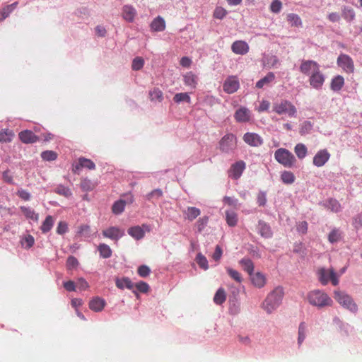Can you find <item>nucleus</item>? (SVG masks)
<instances>
[{
    "instance_id": "obj_20",
    "label": "nucleus",
    "mask_w": 362,
    "mask_h": 362,
    "mask_svg": "<svg viewBox=\"0 0 362 362\" xmlns=\"http://www.w3.org/2000/svg\"><path fill=\"white\" fill-rule=\"evenodd\" d=\"M106 305L105 300L98 296L94 297L89 302V308L94 312H100Z\"/></svg>"
},
{
    "instance_id": "obj_9",
    "label": "nucleus",
    "mask_w": 362,
    "mask_h": 362,
    "mask_svg": "<svg viewBox=\"0 0 362 362\" xmlns=\"http://www.w3.org/2000/svg\"><path fill=\"white\" fill-rule=\"evenodd\" d=\"M102 234L105 238H110L115 241H118L119 239L124 235L125 232L122 228L117 226H111L103 230Z\"/></svg>"
},
{
    "instance_id": "obj_51",
    "label": "nucleus",
    "mask_w": 362,
    "mask_h": 362,
    "mask_svg": "<svg viewBox=\"0 0 362 362\" xmlns=\"http://www.w3.org/2000/svg\"><path fill=\"white\" fill-rule=\"evenodd\" d=\"M287 21L291 24V26L298 27L302 24L300 17L295 13L288 14Z\"/></svg>"
},
{
    "instance_id": "obj_19",
    "label": "nucleus",
    "mask_w": 362,
    "mask_h": 362,
    "mask_svg": "<svg viewBox=\"0 0 362 362\" xmlns=\"http://www.w3.org/2000/svg\"><path fill=\"white\" fill-rule=\"evenodd\" d=\"M252 284L257 288H261L264 286L267 282L265 275L259 272L252 273L250 275Z\"/></svg>"
},
{
    "instance_id": "obj_23",
    "label": "nucleus",
    "mask_w": 362,
    "mask_h": 362,
    "mask_svg": "<svg viewBox=\"0 0 362 362\" xmlns=\"http://www.w3.org/2000/svg\"><path fill=\"white\" fill-rule=\"evenodd\" d=\"M136 15V9L130 5H125L122 8V17L128 22H133Z\"/></svg>"
},
{
    "instance_id": "obj_57",
    "label": "nucleus",
    "mask_w": 362,
    "mask_h": 362,
    "mask_svg": "<svg viewBox=\"0 0 362 362\" xmlns=\"http://www.w3.org/2000/svg\"><path fill=\"white\" fill-rule=\"evenodd\" d=\"M151 100L161 101L163 100V93L159 88H154L149 93Z\"/></svg>"
},
{
    "instance_id": "obj_44",
    "label": "nucleus",
    "mask_w": 362,
    "mask_h": 362,
    "mask_svg": "<svg viewBox=\"0 0 362 362\" xmlns=\"http://www.w3.org/2000/svg\"><path fill=\"white\" fill-rule=\"evenodd\" d=\"M226 299L225 291L223 288H219L216 291L214 297V302L217 305H221Z\"/></svg>"
},
{
    "instance_id": "obj_29",
    "label": "nucleus",
    "mask_w": 362,
    "mask_h": 362,
    "mask_svg": "<svg viewBox=\"0 0 362 362\" xmlns=\"http://www.w3.org/2000/svg\"><path fill=\"white\" fill-rule=\"evenodd\" d=\"M20 209L27 218L36 222L38 221L39 214L35 213L32 208L23 206L20 207Z\"/></svg>"
},
{
    "instance_id": "obj_8",
    "label": "nucleus",
    "mask_w": 362,
    "mask_h": 362,
    "mask_svg": "<svg viewBox=\"0 0 362 362\" xmlns=\"http://www.w3.org/2000/svg\"><path fill=\"white\" fill-rule=\"evenodd\" d=\"M240 87V82L237 76H230L226 78L223 84V89L228 94H232L236 92Z\"/></svg>"
},
{
    "instance_id": "obj_27",
    "label": "nucleus",
    "mask_w": 362,
    "mask_h": 362,
    "mask_svg": "<svg viewBox=\"0 0 362 362\" xmlns=\"http://www.w3.org/2000/svg\"><path fill=\"white\" fill-rule=\"evenodd\" d=\"M151 28L153 31H156V32L163 31L165 28V22L164 19L160 16L156 17L151 22Z\"/></svg>"
},
{
    "instance_id": "obj_53",
    "label": "nucleus",
    "mask_w": 362,
    "mask_h": 362,
    "mask_svg": "<svg viewBox=\"0 0 362 362\" xmlns=\"http://www.w3.org/2000/svg\"><path fill=\"white\" fill-rule=\"evenodd\" d=\"M313 129V124L310 121H304L300 124L299 132L301 135H305L310 133Z\"/></svg>"
},
{
    "instance_id": "obj_2",
    "label": "nucleus",
    "mask_w": 362,
    "mask_h": 362,
    "mask_svg": "<svg viewBox=\"0 0 362 362\" xmlns=\"http://www.w3.org/2000/svg\"><path fill=\"white\" fill-rule=\"evenodd\" d=\"M307 299L310 305L318 308L331 306L333 303L332 298L325 292L318 289L310 291Z\"/></svg>"
},
{
    "instance_id": "obj_34",
    "label": "nucleus",
    "mask_w": 362,
    "mask_h": 362,
    "mask_svg": "<svg viewBox=\"0 0 362 362\" xmlns=\"http://www.w3.org/2000/svg\"><path fill=\"white\" fill-rule=\"evenodd\" d=\"M54 220L53 217L50 215L47 216L40 226V230H42V233H47L50 231L54 226Z\"/></svg>"
},
{
    "instance_id": "obj_6",
    "label": "nucleus",
    "mask_w": 362,
    "mask_h": 362,
    "mask_svg": "<svg viewBox=\"0 0 362 362\" xmlns=\"http://www.w3.org/2000/svg\"><path fill=\"white\" fill-rule=\"evenodd\" d=\"M237 146V139L234 134H227L219 141V148L225 153L233 152Z\"/></svg>"
},
{
    "instance_id": "obj_10",
    "label": "nucleus",
    "mask_w": 362,
    "mask_h": 362,
    "mask_svg": "<svg viewBox=\"0 0 362 362\" xmlns=\"http://www.w3.org/2000/svg\"><path fill=\"white\" fill-rule=\"evenodd\" d=\"M325 81V76L322 73L320 69L309 76L310 86L316 90L322 89Z\"/></svg>"
},
{
    "instance_id": "obj_18",
    "label": "nucleus",
    "mask_w": 362,
    "mask_h": 362,
    "mask_svg": "<svg viewBox=\"0 0 362 362\" xmlns=\"http://www.w3.org/2000/svg\"><path fill=\"white\" fill-rule=\"evenodd\" d=\"M231 49L237 54L243 55L248 52L249 45L245 41L237 40L232 44Z\"/></svg>"
},
{
    "instance_id": "obj_3",
    "label": "nucleus",
    "mask_w": 362,
    "mask_h": 362,
    "mask_svg": "<svg viewBox=\"0 0 362 362\" xmlns=\"http://www.w3.org/2000/svg\"><path fill=\"white\" fill-rule=\"evenodd\" d=\"M274 158L279 163L286 168H292L296 162L292 153L284 148H279L275 151Z\"/></svg>"
},
{
    "instance_id": "obj_11",
    "label": "nucleus",
    "mask_w": 362,
    "mask_h": 362,
    "mask_svg": "<svg viewBox=\"0 0 362 362\" xmlns=\"http://www.w3.org/2000/svg\"><path fill=\"white\" fill-rule=\"evenodd\" d=\"M337 64L347 73H352L354 70V62L347 54H340L337 58Z\"/></svg>"
},
{
    "instance_id": "obj_26",
    "label": "nucleus",
    "mask_w": 362,
    "mask_h": 362,
    "mask_svg": "<svg viewBox=\"0 0 362 362\" xmlns=\"http://www.w3.org/2000/svg\"><path fill=\"white\" fill-rule=\"evenodd\" d=\"M275 80V74L273 72H269L264 77L256 83L257 88H262L265 86H269Z\"/></svg>"
},
{
    "instance_id": "obj_43",
    "label": "nucleus",
    "mask_w": 362,
    "mask_h": 362,
    "mask_svg": "<svg viewBox=\"0 0 362 362\" xmlns=\"http://www.w3.org/2000/svg\"><path fill=\"white\" fill-rule=\"evenodd\" d=\"M21 243L24 248L29 249L33 246L35 238L33 235L27 234L21 238Z\"/></svg>"
},
{
    "instance_id": "obj_50",
    "label": "nucleus",
    "mask_w": 362,
    "mask_h": 362,
    "mask_svg": "<svg viewBox=\"0 0 362 362\" xmlns=\"http://www.w3.org/2000/svg\"><path fill=\"white\" fill-rule=\"evenodd\" d=\"M124 207L125 202L123 200H119L114 203L112 210L115 214H120L124 211Z\"/></svg>"
},
{
    "instance_id": "obj_28",
    "label": "nucleus",
    "mask_w": 362,
    "mask_h": 362,
    "mask_svg": "<svg viewBox=\"0 0 362 362\" xmlns=\"http://www.w3.org/2000/svg\"><path fill=\"white\" fill-rule=\"evenodd\" d=\"M128 234L136 240H141L144 237L145 232L141 226H136L128 229Z\"/></svg>"
},
{
    "instance_id": "obj_58",
    "label": "nucleus",
    "mask_w": 362,
    "mask_h": 362,
    "mask_svg": "<svg viewBox=\"0 0 362 362\" xmlns=\"http://www.w3.org/2000/svg\"><path fill=\"white\" fill-rule=\"evenodd\" d=\"M267 193L259 191L257 196V203L259 206H264L267 204Z\"/></svg>"
},
{
    "instance_id": "obj_61",
    "label": "nucleus",
    "mask_w": 362,
    "mask_h": 362,
    "mask_svg": "<svg viewBox=\"0 0 362 362\" xmlns=\"http://www.w3.org/2000/svg\"><path fill=\"white\" fill-rule=\"evenodd\" d=\"M227 14V11L222 7H217L214 10V17L217 19H223Z\"/></svg>"
},
{
    "instance_id": "obj_22",
    "label": "nucleus",
    "mask_w": 362,
    "mask_h": 362,
    "mask_svg": "<svg viewBox=\"0 0 362 362\" xmlns=\"http://www.w3.org/2000/svg\"><path fill=\"white\" fill-rule=\"evenodd\" d=\"M19 138L23 143L33 144L37 141L38 137L30 130H24L19 133Z\"/></svg>"
},
{
    "instance_id": "obj_31",
    "label": "nucleus",
    "mask_w": 362,
    "mask_h": 362,
    "mask_svg": "<svg viewBox=\"0 0 362 362\" xmlns=\"http://www.w3.org/2000/svg\"><path fill=\"white\" fill-rule=\"evenodd\" d=\"M308 332V327L305 322H301L298 326V344L300 346L304 341Z\"/></svg>"
},
{
    "instance_id": "obj_60",
    "label": "nucleus",
    "mask_w": 362,
    "mask_h": 362,
    "mask_svg": "<svg viewBox=\"0 0 362 362\" xmlns=\"http://www.w3.org/2000/svg\"><path fill=\"white\" fill-rule=\"evenodd\" d=\"M282 4L279 0H274L270 5V10L274 13H278L281 11Z\"/></svg>"
},
{
    "instance_id": "obj_17",
    "label": "nucleus",
    "mask_w": 362,
    "mask_h": 362,
    "mask_svg": "<svg viewBox=\"0 0 362 362\" xmlns=\"http://www.w3.org/2000/svg\"><path fill=\"white\" fill-rule=\"evenodd\" d=\"M183 82L184 84L189 87L190 89H195L199 82V78L197 75L194 74L192 71L187 72L183 74Z\"/></svg>"
},
{
    "instance_id": "obj_1",
    "label": "nucleus",
    "mask_w": 362,
    "mask_h": 362,
    "mask_svg": "<svg viewBox=\"0 0 362 362\" xmlns=\"http://www.w3.org/2000/svg\"><path fill=\"white\" fill-rule=\"evenodd\" d=\"M284 296V289L282 286H276L265 298L262 304L263 309L271 314L276 310L282 303Z\"/></svg>"
},
{
    "instance_id": "obj_56",
    "label": "nucleus",
    "mask_w": 362,
    "mask_h": 362,
    "mask_svg": "<svg viewBox=\"0 0 362 362\" xmlns=\"http://www.w3.org/2000/svg\"><path fill=\"white\" fill-rule=\"evenodd\" d=\"M144 64V60L140 57H135L133 59L132 68L134 71H139L141 69Z\"/></svg>"
},
{
    "instance_id": "obj_59",
    "label": "nucleus",
    "mask_w": 362,
    "mask_h": 362,
    "mask_svg": "<svg viewBox=\"0 0 362 362\" xmlns=\"http://www.w3.org/2000/svg\"><path fill=\"white\" fill-rule=\"evenodd\" d=\"M68 231V224L65 221L58 223L56 232L59 235H64Z\"/></svg>"
},
{
    "instance_id": "obj_47",
    "label": "nucleus",
    "mask_w": 362,
    "mask_h": 362,
    "mask_svg": "<svg viewBox=\"0 0 362 362\" xmlns=\"http://www.w3.org/2000/svg\"><path fill=\"white\" fill-rule=\"evenodd\" d=\"M342 17L348 22H351L354 19L355 13L351 8L344 6L342 8Z\"/></svg>"
},
{
    "instance_id": "obj_39",
    "label": "nucleus",
    "mask_w": 362,
    "mask_h": 362,
    "mask_svg": "<svg viewBox=\"0 0 362 362\" xmlns=\"http://www.w3.org/2000/svg\"><path fill=\"white\" fill-rule=\"evenodd\" d=\"M319 281L322 285H326L330 279V269L322 268L318 271Z\"/></svg>"
},
{
    "instance_id": "obj_32",
    "label": "nucleus",
    "mask_w": 362,
    "mask_h": 362,
    "mask_svg": "<svg viewBox=\"0 0 362 362\" xmlns=\"http://www.w3.org/2000/svg\"><path fill=\"white\" fill-rule=\"evenodd\" d=\"M323 206L333 212H338L341 210V205L335 199L327 200L323 203Z\"/></svg>"
},
{
    "instance_id": "obj_14",
    "label": "nucleus",
    "mask_w": 362,
    "mask_h": 362,
    "mask_svg": "<svg viewBox=\"0 0 362 362\" xmlns=\"http://www.w3.org/2000/svg\"><path fill=\"white\" fill-rule=\"evenodd\" d=\"M251 115V112L248 108L240 107L235 111L234 118L238 122L245 123L250 120Z\"/></svg>"
},
{
    "instance_id": "obj_25",
    "label": "nucleus",
    "mask_w": 362,
    "mask_h": 362,
    "mask_svg": "<svg viewBox=\"0 0 362 362\" xmlns=\"http://www.w3.org/2000/svg\"><path fill=\"white\" fill-rule=\"evenodd\" d=\"M239 264L242 266L243 270L249 275H252L254 272L255 265L252 261L248 257H244L239 261Z\"/></svg>"
},
{
    "instance_id": "obj_7",
    "label": "nucleus",
    "mask_w": 362,
    "mask_h": 362,
    "mask_svg": "<svg viewBox=\"0 0 362 362\" xmlns=\"http://www.w3.org/2000/svg\"><path fill=\"white\" fill-rule=\"evenodd\" d=\"M320 69V64L314 60H302L299 66L300 71L310 76Z\"/></svg>"
},
{
    "instance_id": "obj_37",
    "label": "nucleus",
    "mask_w": 362,
    "mask_h": 362,
    "mask_svg": "<svg viewBox=\"0 0 362 362\" xmlns=\"http://www.w3.org/2000/svg\"><path fill=\"white\" fill-rule=\"evenodd\" d=\"M294 152L299 159H303L307 156L308 148L305 144L299 143L296 145Z\"/></svg>"
},
{
    "instance_id": "obj_42",
    "label": "nucleus",
    "mask_w": 362,
    "mask_h": 362,
    "mask_svg": "<svg viewBox=\"0 0 362 362\" xmlns=\"http://www.w3.org/2000/svg\"><path fill=\"white\" fill-rule=\"evenodd\" d=\"M195 261L201 269L205 271L209 269L208 260L206 257L201 252H199L197 255Z\"/></svg>"
},
{
    "instance_id": "obj_63",
    "label": "nucleus",
    "mask_w": 362,
    "mask_h": 362,
    "mask_svg": "<svg viewBox=\"0 0 362 362\" xmlns=\"http://www.w3.org/2000/svg\"><path fill=\"white\" fill-rule=\"evenodd\" d=\"M134 287H136L139 291L144 293H147L149 290L148 284L144 281H139L136 283L134 284Z\"/></svg>"
},
{
    "instance_id": "obj_5",
    "label": "nucleus",
    "mask_w": 362,
    "mask_h": 362,
    "mask_svg": "<svg viewBox=\"0 0 362 362\" xmlns=\"http://www.w3.org/2000/svg\"><path fill=\"white\" fill-rule=\"evenodd\" d=\"M273 110L279 115L286 114L289 117H295L297 112L296 107L290 101L286 100L274 103Z\"/></svg>"
},
{
    "instance_id": "obj_16",
    "label": "nucleus",
    "mask_w": 362,
    "mask_h": 362,
    "mask_svg": "<svg viewBox=\"0 0 362 362\" xmlns=\"http://www.w3.org/2000/svg\"><path fill=\"white\" fill-rule=\"evenodd\" d=\"M257 233L264 238H271L273 233L270 226L264 221L259 220L257 226Z\"/></svg>"
},
{
    "instance_id": "obj_48",
    "label": "nucleus",
    "mask_w": 362,
    "mask_h": 362,
    "mask_svg": "<svg viewBox=\"0 0 362 362\" xmlns=\"http://www.w3.org/2000/svg\"><path fill=\"white\" fill-rule=\"evenodd\" d=\"M13 133L12 131L8 129H4L0 132V142L7 143L11 141Z\"/></svg>"
},
{
    "instance_id": "obj_40",
    "label": "nucleus",
    "mask_w": 362,
    "mask_h": 362,
    "mask_svg": "<svg viewBox=\"0 0 362 362\" xmlns=\"http://www.w3.org/2000/svg\"><path fill=\"white\" fill-rule=\"evenodd\" d=\"M173 100L175 103H180L182 102L188 104L191 103V98L188 93H176L173 97Z\"/></svg>"
},
{
    "instance_id": "obj_15",
    "label": "nucleus",
    "mask_w": 362,
    "mask_h": 362,
    "mask_svg": "<svg viewBox=\"0 0 362 362\" xmlns=\"http://www.w3.org/2000/svg\"><path fill=\"white\" fill-rule=\"evenodd\" d=\"M243 141L251 146H259L262 144L263 140L261 136L256 133H245L243 136Z\"/></svg>"
},
{
    "instance_id": "obj_55",
    "label": "nucleus",
    "mask_w": 362,
    "mask_h": 362,
    "mask_svg": "<svg viewBox=\"0 0 362 362\" xmlns=\"http://www.w3.org/2000/svg\"><path fill=\"white\" fill-rule=\"evenodd\" d=\"M241 311V305L240 302H233L229 306V313L232 315H237Z\"/></svg>"
},
{
    "instance_id": "obj_54",
    "label": "nucleus",
    "mask_w": 362,
    "mask_h": 362,
    "mask_svg": "<svg viewBox=\"0 0 362 362\" xmlns=\"http://www.w3.org/2000/svg\"><path fill=\"white\" fill-rule=\"evenodd\" d=\"M264 63L269 67H275L279 64V60L276 56L269 55L264 58Z\"/></svg>"
},
{
    "instance_id": "obj_36",
    "label": "nucleus",
    "mask_w": 362,
    "mask_h": 362,
    "mask_svg": "<svg viewBox=\"0 0 362 362\" xmlns=\"http://www.w3.org/2000/svg\"><path fill=\"white\" fill-rule=\"evenodd\" d=\"M115 284L117 287L120 289H123L124 288L132 289L134 286V284L129 278L116 279Z\"/></svg>"
},
{
    "instance_id": "obj_45",
    "label": "nucleus",
    "mask_w": 362,
    "mask_h": 362,
    "mask_svg": "<svg viewBox=\"0 0 362 362\" xmlns=\"http://www.w3.org/2000/svg\"><path fill=\"white\" fill-rule=\"evenodd\" d=\"M54 192L65 197H69L72 195L71 189L63 185H57L54 189Z\"/></svg>"
},
{
    "instance_id": "obj_21",
    "label": "nucleus",
    "mask_w": 362,
    "mask_h": 362,
    "mask_svg": "<svg viewBox=\"0 0 362 362\" xmlns=\"http://www.w3.org/2000/svg\"><path fill=\"white\" fill-rule=\"evenodd\" d=\"M82 168L94 170L95 165L91 160L81 157L79 158L78 163L74 166L73 170L74 173H77Z\"/></svg>"
},
{
    "instance_id": "obj_33",
    "label": "nucleus",
    "mask_w": 362,
    "mask_h": 362,
    "mask_svg": "<svg viewBox=\"0 0 362 362\" xmlns=\"http://www.w3.org/2000/svg\"><path fill=\"white\" fill-rule=\"evenodd\" d=\"M341 238L342 232L338 228L332 229L328 235V240L332 244L339 242Z\"/></svg>"
},
{
    "instance_id": "obj_13",
    "label": "nucleus",
    "mask_w": 362,
    "mask_h": 362,
    "mask_svg": "<svg viewBox=\"0 0 362 362\" xmlns=\"http://www.w3.org/2000/svg\"><path fill=\"white\" fill-rule=\"evenodd\" d=\"M330 153L327 149H322L317 152L313 158V165L316 167H322L329 160Z\"/></svg>"
},
{
    "instance_id": "obj_30",
    "label": "nucleus",
    "mask_w": 362,
    "mask_h": 362,
    "mask_svg": "<svg viewBox=\"0 0 362 362\" xmlns=\"http://www.w3.org/2000/svg\"><path fill=\"white\" fill-rule=\"evenodd\" d=\"M344 78L341 76L338 75L337 76H334L332 79L330 88L333 91L337 92L341 89V88L344 86Z\"/></svg>"
},
{
    "instance_id": "obj_62",
    "label": "nucleus",
    "mask_w": 362,
    "mask_h": 362,
    "mask_svg": "<svg viewBox=\"0 0 362 362\" xmlns=\"http://www.w3.org/2000/svg\"><path fill=\"white\" fill-rule=\"evenodd\" d=\"M163 195V192L160 189H156L148 193L146 196L148 200H151L153 199H158Z\"/></svg>"
},
{
    "instance_id": "obj_35",
    "label": "nucleus",
    "mask_w": 362,
    "mask_h": 362,
    "mask_svg": "<svg viewBox=\"0 0 362 362\" xmlns=\"http://www.w3.org/2000/svg\"><path fill=\"white\" fill-rule=\"evenodd\" d=\"M226 221L229 226L234 227L238 223L237 214L233 211L227 210L226 211Z\"/></svg>"
},
{
    "instance_id": "obj_12",
    "label": "nucleus",
    "mask_w": 362,
    "mask_h": 362,
    "mask_svg": "<svg viewBox=\"0 0 362 362\" xmlns=\"http://www.w3.org/2000/svg\"><path fill=\"white\" fill-rule=\"evenodd\" d=\"M246 168V163L243 160L234 163L230 168L228 174L233 180L239 179Z\"/></svg>"
},
{
    "instance_id": "obj_24",
    "label": "nucleus",
    "mask_w": 362,
    "mask_h": 362,
    "mask_svg": "<svg viewBox=\"0 0 362 362\" xmlns=\"http://www.w3.org/2000/svg\"><path fill=\"white\" fill-rule=\"evenodd\" d=\"M200 214V209L194 206H188L183 211L185 218L190 221L194 220Z\"/></svg>"
},
{
    "instance_id": "obj_4",
    "label": "nucleus",
    "mask_w": 362,
    "mask_h": 362,
    "mask_svg": "<svg viewBox=\"0 0 362 362\" xmlns=\"http://www.w3.org/2000/svg\"><path fill=\"white\" fill-rule=\"evenodd\" d=\"M334 298L344 308L354 313L357 312V305L354 303L353 298L347 293L339 291H335Z\"/></svg>"
},
{
    "instance_id": "obj_46",
    "label": "nucleus",
    "mask_w": 362,
    "mask_h": 362,
    "mask_svg": "<svg viewBox=\"0 0 362 362\" xmlns=\"http://www.w3.org/2000/svg\"><path fill=\"white\" fill-rule=\"evenodd\" d=\"M91 235V230L89 226L82 225L78 228L77 235L83 238H88Z\"/></svg>"
},
{
    "instance_id": "obj_52",
    "label": "nucleus",
    "mask_w": 362,
    "mask_h": 362,
    "mask_svg": "<svg viewBox=\"0 0 362 362\" xmlns=\"http://www.w3.org/2000/svg\"><path fill=\"white\" fill-rule=\"evenodd\" d=\"M226 272L231 279L235 280L238 283H241L243 281L242 276L239 272L235 270L230 267L226 268Z\"/></svg>"
},
{
    "instance_id": "obj_41",
    "label": "nucleus",
    "mask_w": 362,
    "mask_h": 362,
    "mask_svg": "<svg viewBox=\"0 0 362 362\" xmlns=\"http://www.w3.org/2000/svg\"><path fill=\"white\" fill-rule=\"evenodd\" d=\"M281 181L286 185H291L295 181V175L291 171H284L281 174Z\"/></svg>"
},
{
    "instance_id": "obj_38",
    "label": "nucleus",
    "mask_w": 362,
    "mask_h": 362,
    "mask_svg": "<svg viewBox=\"0 0 362 362\" xmlns=\"http://www.w3.org/2000/svg\"><path fill=\"white\" fill-rule=\"evenodd\" d=\"M98 250L100 252L101 257L107 259L112 255V250L109 245L105 243H101L98 245Z\"/></svg>"
},
{
    "instance_id": "obj_49",
    "label": "nucleus",
    "mask_w": 362,
    "mask_h": 362,
    "mask_svg": "<svg viewBox=\"0 0 362 362\" xmlns=\"http://www.w3.org/2000/svg\"><path fill=\"white\" fill-rule=\"evenodd\" d=\"M41 158L45 161H53L57 158V153L54 151H45L41 153Z\"/></svg>"
},
{
    "instance_id": "obj_64",
    "label": "nucleus",
    "mask_w": 362,
    "mask_h": 362,
    "mask_svg": "<svg viewBox=\"0 0 362 362\" xmlns=\"http://www.w3.org/2000/svg\"><path fill=\"white\" fill-rule=\"evenodd\" d=\"M223 202L229 206L237 207L238 205V199L235 197L225 196L223 199Z\"/></svg>"
}]
</instances>
